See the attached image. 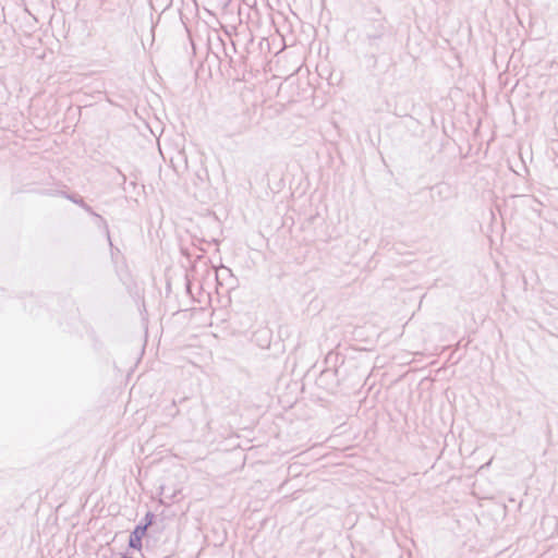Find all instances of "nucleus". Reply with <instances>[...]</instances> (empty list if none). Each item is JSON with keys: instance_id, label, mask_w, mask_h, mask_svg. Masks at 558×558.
Wrapping results in <instances>:
<instances>
[{"instance_id": "f257e3e1", "label": "nucleus", "mask_w": 558, "mask_h": 558, "mask_svg": "<svg viewBox=\"0 0 558 558\" xmlns=\"http://www.w3.org/2000/svg\"><path fill=\"white\" fill-rule=\"evenodd\" d=\"M367 45L377 51H385L392 43V27L385 20L369 23L365 29Z\"/></svg>"}, {"instance_id": "f03ea898", "label": "nucleus", "mask_w": 558, "mask_h": 558, "mask_svg": "<svg viewBox=\"0 0 558 558\" xmlns=\"http://www.w3.org/2000/svg\"><path fill=\"white\" fill-rule=\"evenodd\" d=\"M317 387L333 393L339 386L338 368H326L316 379Z\"/></svg>"}, {"instance_id": "7ed1b4c3", "label": "nucleus", "mask_w": 558, "mask_h": 558, "mask_svg": "<svg viewBox=\"0 0 558 558\" xmlns=\"http://www.w3.org/2000/svg\"><path fill=\"white\" fill-rule=\"evenodd\" d=\"M64 196L72 203L82 207L86 213H88L89 215H92L98 219V225H99V227H101L104 229V231L108 238L109 244L112 247V242H111L109 227H108L107 221L100 215L95 213L93 210V208L88 204H86L85 201L81 196L75 195V194H64Z\"/></svg>"}, {"instance_id": "20e7f679", "label": "nucleus", "mask_w": 558, "mask_h": 558, "mask_svg": "<svg viewBox=\"0 0 558 558\" xmlns=\"http://www.w3.org/2000/svg\"><path fill=\"white\" fill-rule=\"evenodd\" d=\"M147 531L144 525H136L131 532L129 537V547L132 549L141 550L143 543L142 539L146 535Z\"/></svg>"}, {"instance_id": "39448f33", "label": "nucleus", "mask_w": 558, "mask_h": 558, "mask_svg": "<svg viewBox=\"0 0 558 558\" xmlns=\"http://www.w3.org/2000/svg\"><path fill=\"white\" fill-rule=\"evenodd\" d=\"M155 519V514L150 511H148L144 517V523H140L138 525H144L145 530L147 531L148 527L153 524Z\"/></svg>"}, {"instance_id": "423d86ee", "label": "nucleus", "mask_w": 558, "mask_h": 558, "mask_svg": "<svg viewBox=\"0 0 558 558\" xmlns=\"http://www.w3.org/2000/svg\"><path fill=\"white\" fill-rule=\"evenodd\" d=\"M248 130V124L247 123H242L240 126H238L233 132H232V135H235V134H242L244 133L245 131Z\"/></svg>"}, {"instance_id": "0eeeda50", "label": "nucleus", "mask_w": 558, "mask_h": 558, "mask_svg": "<svg viewBox=\"0 0 558 558\" xmlns=\"http://www.w3.org/2000/svg\"><path fill=\"white\" fill-rule=\"evenodd\" d=\"M167 410L172 417H174L179 413L175 401H172V403L170 404V407L167 408Z\"/></svg>"}, {"instance_id": "6e6552de", "label": "nucleus", "mask_w": 558, "mask_h": 558, "mask_svg": "<svg viewBox=\"0 0 558 558\" xmlns=\"http://www.w3.org/2000/svg\"><path fill=\"white\" fill-rule=\"evenodd\" d=\"M116 170L121 179V184L124 185L126 182V175L119 168H116Z\"/></svg>"}]
</instances>
